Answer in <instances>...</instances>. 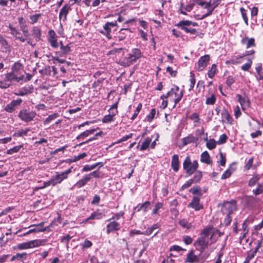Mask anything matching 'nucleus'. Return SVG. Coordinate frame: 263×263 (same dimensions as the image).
I'll list each match as a JSON object with an SVG mask.
<instances>
[{
    "label": "nucleus",
    "instance_id": "6",
    "mask_svg": "<svg viewBox=\"0 0 263 263\" xmlns=\"http://www.w3.org/2000/svg\"><path fill=\"white\" fill-rule=\"evenodd\" d=\"M47 242V240L44 239H35L26 242H23L17 245L18 249L20 250L27 249L34 247H37L41 246H44Z\"/></svg>",
    "mask_w": 263,
    "mask_h": 263
},
{
    "label": "nucleus",
    "instance_id": "34",
    "mask_svg": "<svg viewBox=\"0 0 263 263\" xmlns=\"http://www.w3.org/2000/svg\"><path fill=\"white\" fill-rule=\"evenodd\" d=\"M237 97H238V101L239 102L243 109H244L245 106H249L250 101L247 97H242V96L239 94L237 95Z\"/></svg>",
    "mask_w": 263,
    "mask_h": 263
},
{
    "label": "nucleus",
    "instance_id": "1",
    "mask_svg": "<svg viewBox=\"0 0 263 263\" xmlns=\"http://www.w3.org/2000/svg\"><path fill=\"white\" fill-rule=\"evenodd\" d=\"M215 234L214 229L212 227L204 228L200 234V236L194 243L195 249L201 253H204L210 245V241Z\"/></svg>",
    "mask_w": 263,
    "mask_h": 263
},
{
    "label": "nucleus",
    "instance_id": "8",
    "mask_svg": "<svg viewBox=\"0 0 263 263\" xmlns=\"http://www.w3.org/2000/svg\"><path fill=\"white\" fill-rule=\"evenodd\" d=\"M117 26H118L117 21L112 22H107L104 25H103V29L99 30V32L106 36L108 39L110 40L112 38V35L111 34L112 29Z\"/></svg>",
    "mask_w": 263,
    "mask_h": 263
},
{
    "label": "nucleus",
    "instance_id": "41",
    "mask_svg": "<svg viewBox=\"0 0 263 263\" xmlns=\"http://www.w3.org/2000/svg\"><path fill=\"white\" fill-rule=\"evenodd\" d=\"M30 131L29 128H25V129H21L15 132L13 136V137H23L27 135V133Z\"/></svg>",
    "mask_w": 263,
    "mask_h": 263
},
{
    "label": "nucleus",
    "instance_id": "35",
    "mask_svg": "<svg viewBox=\"0 0 263 263\" xmlns=\"http://www.w3.org/2000/svg\"><path fill=\"white\" fill-rule=\"evenodd\" d=\"M96 130V129H95L87 130L82 133L79 136H78L77 137L76 139L77 140L84 139L85 138L88 137V136H89L91 134H93Z\"/></svg>",
    "mask_w": 263,
    "mask_h": 263
},
{
    "label": "nucleus",
    "instance_id": "10",
    "mask_svg": "<svg viewBox=\"0 0 263 263\" xmlns=\"http://www.w3.org/2000/svg\"><path fill=\"white\" fill-rule=\"evenodd\" d=\"M210 59V57L209 54H205L201 57L198 61V71H202L209 64Z\"/></svg>",
    "mask_w": 263,
    "mask_h": 263
},
{
    "label": "nucleus",
    "instance_id": "64",
    "mask_svg": "<svg viewBox=\"0 0 263 263\" xmlns=\"http://www.w3.org/2000/svg\"><path fill=\"white\" fill-rule=\"evenodd\" d=\"M183 241L185 244L189 245L193 242V239L190 236H184L183 237Z\"/></svg>",
    "mask_w": 263,
    "mask_h": 263
},
{
    "label": "nucleus",
    "instance_id": "3",
    "mask_svg": "<svg viewBox=\"0 0 263 263\" xmlns=\"http://www.w3.org/2000/svg\"><path fill=\"white\" fill-rule=\"evenodd\" d=\"M141 57L142 53L141 50L138 48H133L131 52L123 59L122 61L123 65L125 66H129Z\"/></svg>",
    "mask_w": 263,
    "mask_h": 263
},
{
    "label": "nucleus",
    "instance_id": "59",
    "mask_svg": "<svg viewBox=\"0 0 263 263\" xmlns=\"http://www.w3.org/2000/svg\"><path fill=\"white\" fill-rule=\"evenodd\" d=\"M252 64V61L251 59H249L247 63L243 64L241 66V69L244 71H248L251 67Z\"/></svg>",
    "mask_w": 263,
    "mask_h": 263
},
{
    "label": "nucleus",
    "instance_id": "47",
    "mask_svg": "<svg viewBox=\"0 0 263 263\" xmlns=\"http://www.w3.org/2000/svg\"><path fill=\"white\" fill-rule=\"evenodd\" d=\"M158 228V224H154L151 227L148 228L144 232H143V235H149L153 233L154 230L157 229Z\"/></svg>",
    "mask_w": 263,
    "mask_h": 263
},
{
    "label": "nucleus",
    "instance_id": "46",
    "mask_svg": "<svg viewBox=\"0 0 263 263\" xmlns=\"http://www.w3.org/2000/svg\"><path fill=\"white\" fill-rule=\"evenodd\" d=\"M253 194L257 196L263 193V185L261 184H258L257 187L252 191Z\"/></svg>",
    "mask_w": 263,
    "mask_h": 263
},
{
    "label": "nucleus",
    "instance_id": "9",
    "mask_svg": "<svg viewBox=\"0 0 263 263\" xmlns=\"http://www.w3.org/2000/svg\"><path fill=\"white\" fill-rule=\"evenodd\" d=\"M23 100L21 98L13 100L5 106L4 109L8 112L12 113L21 104Z\"/></svg>",
    "mask_w": 263,
    "mask_h": 263
},
{
    "label": "nucleus",
    "instance_id": "45",
    "mask_svg": "<svg viewBox=\"0 0 263 263\" xmlns=\"http://www.w3.org/2000/svg\"><path fill=\"white\" fill-rule=\"evenodd\" d=\"M202 177V174L201 171L196 172L194 177L191 179L194 183L199 182Z\"/></svg>",
    "mask_w": 263,
    "mask_h": 263
},
{
    "label": "nucleus",
    "instance_id": "26",
    "mask_svg": "<svg viewBox=\"0 0 263 263\" xmlns=\"http://www.w3.org/2000/svg\"><path fill=\"white\" fill-rule=\"evenodd\" d=\"M5 78L11 83L12 81H15L19 83L22 80V77L21 76H16L12 71L6 73Z\"/></svg>",
    "mask_w": 263,
    "mask_h": 263
},
{
    "label": "nucleus",
    "instance_id": "25",
    "mask_svg": "<svg viewBox=\"0 0 263 263\" xmlns=\"http://www.w3.org/2000/svg\"><path fill=\"white\" fill-rule=\"evenodd\" d=\"M241 43L246 45V48L248 49L251 47H255V40L254 38H248L247 36L243 37L241 40Z\"/></svg>",
    "mask_w": 263,
    "mask_h": 263
},
{
    "label": "nucleus",
    "instance_id": "11",
    "mask_svg": "<svg viewBox=\"0 0 263 263\" xmlns=\"http://www.w3.org/2000/svg\"><path fill=\"white\" fill-rule=\"evenodd\" d=\"M236 204L233 202H227L222 207L221 211L224 214H231L236 210Z\"/></svg>",
    "mask_w": 263,
    "mask_h": 263
},
{
    "label": "nucleus",
    "instance_id": "32",
    "mask_svg": "<svg viewBox=\"0 0 263 263\" xmlns=\"http://www.w3.org/2000/svg\"><path fill=\"white\" fill-rule=\"evenodd\" d=\"M198 140V137L190 135L182 139V143L184 145H186L191 143H194Z\"/></svg>",
    "mask_w": 263,
    "mask_h": 263
},
{
    "label": "nucleus",
    "instance_id": "20",
    "mask_svg": "<svg viewBox=\"0 0 263 263\" xmlns=\"http://www.w3.org/2000/svg\"><path fill=\"white\" fill-rule=\"evenodd\" d=\"M27 254L25 252L22 253H17L15 255L13 256L11 259V261H15L16 262H22L27 259Z\"/></svg>",
    "mask_w": 263,
    "mask_h": 263
},
{
    "label": "nucleus",
    "instance_id": "52",
    "mask_svg": "<svg viewBox=\"0 0 263 263\" xmlns=\"http://www.w3.org/2000/svg\"><path fill=\"white\" fill-rule=\"evenodd\" d=\"M245 55H236L232 57L231 59V63L233 64H237L240 62V60L243 58Z\"/></svg>",
    "mask_w": 263,
    "mask_h": 263
},
{
    "label": "nucleus",
    "instance_id": "31",
    "mask_svg": "<svg viewBox=\"0 0 263 263\" xmlns=\"http://www.w3.org/2000/svg\"><path fill=\"white\" fill-rule=\"evenodd\" d=\"M90 180L88 175H85L83 178L78 181L74 184V186L78 188H81L84 186Z\"/></svg>",
    "mask_w": 263,
    "mask_h": 263
},
{
    "label": "nucleus",
    "instance_id": "38",
    "mask_svg": "<svg viewBox=\"0 0 263 263\" xmlns=\"http://www.w3.org/2000/svg\"><path fill=\"white\" fill-rule=\"evenodd\" d=\"M179 224L181 227L186 229H190L192 227V223L189 222L185 219H181L179 222Z\"/></svg>",
    "mask_w": 263,
    "mask_h": 263
},
{
    "label": "nucleus",
    "instance_id": "61",
    "mask_svg": "<svg viewBox=\"0 0 263 263\" xmlns=\"http://www.w3.org/2000/svg\"><path fill=\"white\" fill-rule=\"evenodd\" d=\"M0 44L6 49L10 48L8 42L2 36L0 37Z\"/></svg>",
    "mask_w": 263,
    "mask_h": 263
},
{
    "label": "nucleus",
    "instance_id": "56",
    "mask_svg": "<svg viewBox=\"0 0 263 263\" xmlns=\"http://www.w3.org/2000/svg\"><path fill=\"white\" fill-rule=\"evenodd\" d=\"M61 51L63 52L65 56L70 51V47L69 45L64 46L62 45L60 47Z\"/></svg>",
    "mask_w": 263,
    "mask_h": 263
},
{
    "label": "nucleus",
    "instance_id": "7",
    "mask_svg": "<svg viewBox=\"0 0 263 263\" xmlns=\"http://www.w3.org/2000/svg\"><path fill=\"white\" fill-rule=\"evenodd\" d=\"M36 115V114L35 111L23 109L20 111L18 116L23 121L29 122L32 121Z\"/></svg>",
    "mask_w": 263,
    "mask_h": 263
},
{
    "label": "nucleus",
    "instance_id": "43",
    "mask_svg": "<svg viewBox=\"0 0 263 263\" xmlns=\"http://www.w3.org/2000/svg\"><path fill=\"white\" fill-rule=\"evenodd\" d=\"M206 146L209 149H213L216 146V142L214 139H210L206 143Z\"/></svg>",
    "mask_w": 263,
    "mask_h": 263
},
{
    "label": "nucleus",
    "instance_id": "57",
    "mask_svg": "<svg viewBox=\"0 0 263 263\" xmlns=\"http://www.w3.org/2000/svg\"><path fill=\"white\" fill-rule=\"evenodd\" d=\"M123 48H114L113 49L110 50L108 51L107 55H116L117 54H119L120 53L121 51L122 50Z\"/></svg>",
    "mask_w": 263,
    "mask_h": 263
},
{
    "label": "nucleus",
    "instance_id": "16",
    "mask_svg": "<svg viewBox=\"0 0 263 263\" xmlns=\"http://www.w3.org/2000/svg\"><path fill=\"white\" fill-rule=\"evenodd\" d=\"M71 10L70 6L68 4L65 5L61 9L59 13V20H62L63 22H65L67 20V15L69 11Z\"/></svg>",
    "mask_w": 263,
    "mask_h": 263
},
{
    "label": "nucleus",
    "instance_id": "49",
    "mask_svg": "<svg viewBox=\"0 0 263 263\" xmlns=\"http://www.w3.org/2000/svg\"><path fill=\"white\" fill-rule=\"evenodd\" d=\"M216 71V64H214L212 65L211 68L208 71V77L210 78H211V79L213 78L215 74Z\"/></svg>",
    "mask_w": 263,
    "mask_h": 263
},
{
    "label": "nucleus",
    "instance_id": "17",
    "mask_svg": "<svg viewBox=\"0 0 263 263\" xmlns=\"http://www.w3.org/2000/svg\"><path fill=\"white\" fill-rule=\"evenodd\" d=\"M67 179L64 174L62 173H56L54 176H52L51 179L52 180L53 186H55L58 184L61 183L64 180Z\"/></svg>",
    "mask_w": 263,
    "mask_h": 263
},
{
    "label": "nucleus",
    "instance_id": "19",
    "mask_svg": "<svg viewBox=\"0 0 263 263\" xmlns=\"http://www.w3.org/2000/svg\"><path fill=\"white\" fill-rule=\"evenodd\" d=\"M127 32H131V30L129 28L121 29L117 33L116 35L115 36L116 41H122L124 40L126 37Z\"/></svg>",
    "mask_w": 263,
    "mask_h": 263
},
{
    "label": "nucleus",
    "instance_id": "48",
    "mask_svg": "<svg viewBox=\"0 0 263 263\" xmlns=\"http://www.w3.org/2000/svg\"><path fill=\"white\" fill-rule=\"evenodd\" d=\"M240 11L241 12L242 18H243L245 24L247 25H248V24H249V23H248V16H247V10L245 9H244L243 8L241 7L240 8Z\"/></svg>",
    "mask_w": 263,
    "mask_h": 263
},
{
    "label": "nucleus",
    "instance_id": "24",
    "mask_svg": "<svg viewBox=\"0 0 263 263\" xmlns=\"http://www.w3.org/2000/svg\"><path fill=\"white\" fill-rule=\"evenodd\" d=\"M18 22L24 36L27 37L28 36V30L27 28V24L25 20L23 17H20L18 18Z\"/></svg>",
    "mask_w": 263,
    "mask_h": 263
},
{
    "label": "nucleus",
    "instance_id": "40",
    "mask_svg": "<svg viewBox=\"0 0 263 263\" xmlns=\"http://www.w3.org/2000/svg\"><path fill=\"white\" fill-rule=\"evenodd\" d=\"M259 178L260 177L258 175L254 174L253 177L250 179L248 182V185L249 186H254L257 183Z\"/></svg>",
    "mask_w": 263,
    "mask_h": 263
},
{
    "label": "nucleus",
    "instance_id": "22",
    "mask_svg": "<svg viewBox=\"0 0 263 263\" xmlns=\"http://www.w3.org/2000/svg\"><path fill=\"white\" fill-rule=\"evenodd\" d=\"M54 223V222H51L49 226L46 227L44 228H42V227H43V226L45 223L44 222H42L40 223L39 224H38L37 225L33 226L32 227H34L36 232H45V231L49 232L52 230V229H51V227L53 226Z\"/></svg>",
    "mask_w": 263,
    "mask_h": 263
},
{
    "label": "nucleus",
    "instance_id": "39",
    "mask_svg": "<svg viewBox=\"0 0 263 263\" xmlns=\"http://www.w3.org/2000/svg\"><path fill=\"white\" fill-rule=\"evenodd\" d=\"M152 139L149 137L146 138L144 141L142 142L141 146L140 148V150L143 151L147 149L149 146L150 143L151 142Z\"/></svg>",
    "mask_w": 263,
    "mask_h": 263
},
{
    "label": "nucleus",
    "instance_id": "14",
    "mask_svg": "<svg viewBox=\"0 0 263 263\" xmlns=\"http://www.w3.org/2000/svg\"><path fill=\"white\" fill-rule=\"evenodd\" d=\"M48 41L50 46L53 48H57L59 46L57 42V36L53 30H50L48 31Z\"/></svg>",
    "mask_w": 263,
    "mask_h": 263
},
{
    "label": "nucleus",
    "instance_id": "23",
    "mask_svg": "<svg viewBox=\"0 0 263 263\" xmlns=\"http://www.w3.org/2000/svg\"><path fill=\"white\" fill-rule=\"evenodd\" d=\"M33 88L32 87H23L14 93L17 96H24L28 94L31 93L33 92Z\"/></svg>",
    "mask_w": 263,
    "mask_h": 263
},
{
    "label": "nucleus",
    "instance_id": "54",
    "mask_svg": "<svg viewBox=\"0 0 263 263\" xmlns=\"http://www.w3.org/2000/svg\"><path fill=\"white\" fill-rule=\"evenodd\" d=\"M216 102V97L214 94H212L210 97L206 98L205 103L208 105H213Z\"/></svg>",
    "mask_w": 263,
    "mask_h": 263
},
{
    "label": "nucleus",
    "instance_id": "21",
    "mask_svg": "<svg viewBox=\"0 0 263 263\" xmlns=\"http://www.w3.org/2000/svg\"><path fill=\"white\" fill-rule=\"evenodd\" d=\"M221 120L222 122L230 124H232L233 121L230 114L226 109H224L221 112Z\"/></svg>",
    "mask_w": 263,
    "mask_h": 263
},
{
    "label": "nucleus",
    "instance_id": "33",
    "mask_svg": "<svg viewBox=\"0 0 263 263\" xmlns=\"http://www.w3.org/2000/svg\"><path fill=\"white\" fill-rule=\"evenodd\" d=\"M32 34L36 42H39L41 39V30L37 27H33L31 30Z\"/></svg>",
    "mask_w": 263,
    "mask_h": 263
},
{
    "label": "nucleus",
    "instance_id": "15",
    "mask_svg": "<svg viewBox=\"0 0 263 263\" xmlns=\"http://www.w3.org/2000/svg\"><path fill=\"white\" fill-rule=\"evenodd\" d=\"M187 206L192 208L195 211H199L203 208V205L200 203V197L194 196L192 201L189 203Z\"/></svg>",
    "mask_w": 263,
    "mask_h": 263
},
{
    "label": "nucleus",
    "instance_id": "42",
    "mask_svg": "<svg viewBox=\"0 0 263 263\" xmlns=\"http://www.w3.org/2000/svg\"><path fill=\"white\" fill-rule=\"evenodd\" d=\"M58 116L59 115L57 113H54L52 115H49L44 121V124L47 125L49 124L51 121L57 118Z\"/></svg>",
    "mask_w": 263,
    "mask_h": 263
},
{
    "label": "nucleus",
    "instance_id": "51",
    "mask_svg": "<svg viewBox=\"0 0 263 263\" xmlns=\"http://www.w3.org/2000/svg\"><path fill=\"white\" fill-rule=\"evenodd\" d=\"M11 83L9 82L5 78L4 80H0V88L6 89L10 87Z\"/></svg>",
    "mask_w": 263,
    "mask_h": 263
},
{
    "label": "nucleus",
    "instance_id": "5",
    "mask_svg": "<svg viewBox=\"0 0 263 263\" xmlns=\"http://www.w3.org/2000/svg\"><path fill=\"white\" fill-rule=\"evenodd\" d=\"M198 167V163L197 160L192 162L189 156L185 158L183 163V168L189 176H191L196 172Z\"/></svg>",
    "mask_w": 263,
    "mask_h": 263
},
{
    "label": "nucleus",
    "instance_id": "2",
    "mask_svg": "<svg viewBox=\"0 0 263 263\" xmlns=\"http://www.w3.org/2000/svg\"><path fill=\"white\" fill-rule=\"evenodd\" d=\"M211 251H206L204 253H199L198 255L195 254L193 249L190 250L186 254L185 263H204L209 258Z\"/></svg>",
    "mask_w": 263,
    "mask_h": 263
},
{
    "label": "nucleus",
    "instance_id": "18",
    "mask_svg": "<svg viewBox=\"0 0 263 263\" xmlns=\"http://www.w3.org/2000/svg\"><path fill=\"white\" fill-rule=\"evenodd\" d=\"M9 28L10 30L11 34L14 37H15L16 40H19L21 42H24L25 41V39L22 36L21 33L19 32L15 27H13L11 25H9Z\"/></svg>",
    "mask_w": 263,
    "mask_h": 263
},
{
    "label": "nucleus",
    "instance_id": "62",
    "mask_svg": "<svg viewBox=\"0 0 263 263\" xmlns=\"http://www.w3.org/2000/svg\"><path fill=\"white\" fill-rule=\"evenodd\" d=\"M263 244V236L261 235L260 239L257 240L256 241V246L255 248V250L258 251L259 248L261 247Z\"/></svg>",
    "mask_w": 263,
    "mask_h": 263
},
{
    "label": "nucleus",
    "instance_id": "30",
    "mask_svg": "<svg viewBox=\"0 0 263 263\" xmlns=\"http://www.w3.org/2000/svg\"><path fill=\"white\" fill-rule=\"evenodd\" d=\"M200 161L201 162L209 165L211 164L212 163L210 155L207 151H204L201 154Z\"/></svg>",
    "mask_w": 263,
    "mask_h": 263
},
{
    "label": "nucleus",
    "instance_id": "29",
    "mask_svg": "<svg viewBox=\"0 0 263 263\" xmlns=\"http://www.w3.org/2000/svg\"><path fill=\"white\" fill-rule=\"evenodd\" d=\"M104 165V163L102 162H97L92 165H85L84 166L82 170V172H88L95 169L97 166L99 167V168L102 167Z\"/></svg>",
    "mask_w": 263,
    "mask_h": 263
},
{
    "label": "nucleus",
    "instance_id": "53",
    "mask_svg": "<svg viewBox=\"0 0 263 263\" xmlns=\"http://www.w3.org/2000/svg\"><path fill=\"white\" fill-rule=\"evenodd\" d=\"M190 88L189 89V90L191 91L193 89L195 82H196V80L195 79L194 74L192 72H191L190 73Z\"/></svg>",
    "mask_w": 263,
    "mask_h": 263
},
{
    "label": "nucleus",
    "instance_id": "4",
    "mask_svg": "<svg viewBox=\"0 0 263 263\" xmlns=\"http://www.w3.org/2000/svg\"><path fill=\"white\" fill-rule=\"evenodd\" d=\"M179 89L178 86L174 85L171 90L166 93V96H164L165 98H172L175 103L174 107L180 101L184 94V90L182 89L179 91Z\"/></svg>",
    "mask_w": 263,
    "mask_h": 263
},
{
    "label": "nucleus",
    "instance_id": "28",
    "mask_svg": "<svg viewBox=\"0 0 263 263\" xmlns=\"http://www.w3.org/2000/svg\"><path fill=\"white\" fill-rule=\"evenodd\" d=\"M179 156L175 154L172 157L171 167L174 172H177L179 170Z\"/></svg>",
    "mask_w": 263,
    "mask_h": 263
},
{
    "label": "nucleus",
    "instance_id": "44",
    "mask_svg": "<svg viewBox=\"0 0 263 263\" xmlns=\"http://www.w3.org/2000/svg\"><path fill=\"white\" fill-rule=\"evenodd\" d=\"M23 145H17L13 147L12 148L8 149L6 152V154L8 155H12L14 153L18 152L22 147H23Z\"/></svg>",
    "mask_w": 263,
    "mask_h": 263
},
{
    "label": "nucleus",
    "instance_id": "37",
    "mask_svg": "<svg viewBox=\"0 0 263 263\" xmlns=\"http://www.w3.org/2000/svg\"><path fill=\"white\" fill-rule=\"evenodd\" d=\"M257 251L254 250L253 251L250 250L247 252V255L246 257L245 260L243 263H249L252 258L256 255Z\"/></svg>",
    "mask_w": 263,
    "mask_h": 263
},
{
    "label": "nucleus",
    "instance_id": "12",
    "mask_svg": "<svg viewBox=\"0 0 263 263\" xmlns=\"http://www.w3.org/2000/svg\"><path fill=\"white\" fill-rule=\"evenodd\" d=\"M11 71L16 76H21L22 77V80L23 79V66L20 62H16L13 64L11 67Z\"/></svg>",
    "mask_w": 263,
    "mask_h": 263
},
{
    "label": "nucleus",
    "instance_id": "50",
    "mask_svg": "<svg viewBox=\"0 0 263 263\" xmlns=\"http://www.w3.org/2000/svg\"><path fill=\"white\" fill-rule=\"evenodd\" d=\"M150 205L151 203L149 201H145L138 208L137 211L139 212L141 210H143L144 212H146Z\"/></svg>",
    "mask_w": 263,
    "mask_h": 263
},
{
    "label": "nucleus",
    "instance_id": "36",
    "mask_svg": "<svg viewBox=\"0 0 263 263\" xmlns=\"http://www.w3.org/2000/svg\"><path fill=\"white\" fill-rule=\"evenodd\" d=\"M176 25L183 30V28H187V26L191 25V21L189 20H182Z\"/></svg>",
    "mask_w": 263,
    "mask_h": 263
},
{
    "label": "nucleus",
    "instance_id": "63",
    "mask_svg": "<svg viewBox=\"0 0 263 263\" xmlns=\"http://www.w3.org/2000/svg\"><path fill=\"white\" fill-rule=\"evenodd\" d=\"M227 139H228L227 136L226 134H223L220 136L217 143L219 144H223L226 142Z\"/></svg>",
    "mask_w": 263,
    "mask_h": 263
},
{
    "label": "nucleus",
    "instance_id": "58",
    "mask_svg": "<svg viewBox=\"0 0 263 263\" xmlns=\"http://www.w3.org/2000/svg\"><path fill=\"white\" fill-rule=\"evenodd\" d=\"M41 16V14H35L34 15H32L30 16V19L31 21V23L33 24L36 23L39 19V18Z\"/></svg>",
    "mask_w": 263,
    "mask_h": 263
},
{
    "label": "nucleus",
    "instance_id": "55",
    "mask_svg": "<svg viewBox=\"0 0 263 263\" xmlns=\"http://www.w3.org/2000/svg\"><path fill=\"white\" fill-rule=\"evenodd\" d=\"M156 114V109L153 108L151 109L150 113L146 116V119L148 122H151L155 117Z\"/></svg>",
    "mask_w": 263,
    "mask_h": 263
},
{
    "label": "nucleus",
    "instance_id": "27",
    "mask_svg": "<svg viewBox=\"0 0 263 263\" xmlns=\"http://www.w3.org/2000/svg\"><path fill=\"white\" fill-rule=\"evenodd\" d=\"M118 110H112L109 112V114L105 116L102 119V122L106 123L111 122L115 120V116L118 114Z\"/></svg>",
    "mask_w": 263,
    "mask_h": 263
},
{
    "label": "nucleus",
    "instance_id": "60",
    "mask_svg": "<svg viewBox=\"0 0 263 263\" xmlns=\"http://www.w3.org/2000/svg\"><path fill=\"white\" fill-rule=\"evenodd\" d=\"M124 215V212H120L119 213H116L114 214V215L110 218V219H108L107 221H111V220H119L121 217H122Z\"/></svg>",
    "mask_w": 263,
    "mask_h": 263
},
{
    "label": "nucleus",
    "instance_id": "13",
    "mask_svg": "<svg viewBox=\"0 0 263 263\" xmlns=\"http://www.w3.org/2000/svg\"><path fill=\"white\" fill-rule=\"evenodd\" d=\"M109 223L106 226V233L109 234L114 231H118L120 229V224L115 220L108 221Z\"/></svg>",
    "mask_w": 263,
    "mask_h": 263
}]
</instances>
